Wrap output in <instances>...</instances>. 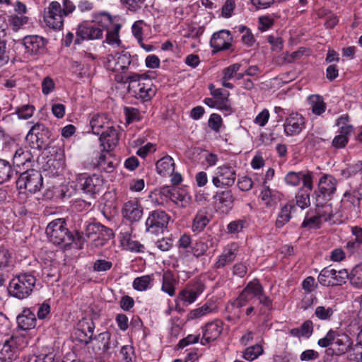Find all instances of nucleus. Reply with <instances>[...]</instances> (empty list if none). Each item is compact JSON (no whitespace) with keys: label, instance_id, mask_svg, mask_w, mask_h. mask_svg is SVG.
<instances>
[{"label":"nucleus","instance_id":"nucleus-23","mask_svg":"<svg viewBox=\"0 0 362 362\" xmlns=\"http://www.w3.org/2000/svg\"><path fill=\"white\" fill-rule=\"evenodd\" d=\"M23 45L27 53L31 55H37L44 50L46 42L40 36L28 35L23 38Z\"/></svg>","mask_w":362,"mask_h":362},{"label":"nucleus","instance_id":"nucleus-2","mask_svg":"<svg viewBox=\"0 0 362 362\" xmlns=\"http://www.w3.org/2000/svg\"><path fill=\"white\" fill-rule=\"evenodd\" d=\"M49 240L54 245L69 246L74 240V236L66 228V222L62 218H57L50 222L46 228Z\"/></svg>","mask_w":362,"mask_h":362},{"label":"nucleus","instance_id":"nucleus-56","mask_svg":"<svg viewBox=\"0 0 362 362\" xmlns=\"http://www.w3.org/2000/svg\"><path fill=\"white\" fill-rule=\"evenodd\" d=\"M209 89L210 90L211 95L214 97V98L216 100H223V105H226L227 106H230L228 100L229 92L228 91H223L221 88H216L214 84H210L209 86Z\"/></svg>","mask_w":362,"mask_h":362},{"label":"nucleus","instance_id":"nucleus-52","mask_svg":"<svg viewBox=\"0 0 362 362\" xmlns=\"http://www.w3.org/2000/svg\"><path fill=\"white\" fill-rule=\"evenodd\" d=\"M19 147L18 143L10 136L3 142L2 153L6 157L12 158Z\"/></svg>","mask_w":362,"mask_h":362},{"label":"nucleus","instance_id":"nucleus-44","mask_svg":"<svg viewBox=\"0 0 362 362\" xmlns=\"http://www.w3.org/2000/svg\"><path fill=\"white\" fill-rule=\"evenodd\" d=\"M235 32L242 34L241 41L242 42L248 47H252L256 40L251 30L243 25H238L235 28Z\"/></svg>","mask_w":362,"mask_h":362},{"label":"nucleus","instance_id":"nucleus-36","mask_svg":"<svg viewBox=\"0 0 362 362\" xmlns=\"http://www.w3.org/2000/svg\"><path fill=\"white\" fill-rule=\"evenodd\" d=\"M11 158L13 165L21 167L29 164L33 159V156L30 151L19 146Z\"/></svg>","mask_w":362,"mask_h":362},{"label":"nucleus","instance_id":"nucleus-51","mask_svg":"<svg viewBox=\"0 0 362 362\" xmlns=\"http://www.w3.org/2000/svg\"><path fill=\"white\" fill-rule=\"evenodd\" d=\"M104 231H105L107 234L112 232L111 230L108 229L100 223H92L86 226L85 235L88 238H93L95 235L101 234Z\"/></svg>","mask_w":362,"mask_h":362},{"label":"nucleus","instance_id":"nucleus-7","mask_svg":"<svg viewBox=\"0 0 362 362\" xmlns=\"http://www.w3.org/2000/svg\"><path fill=\"white\" fill-rule=\"evenodd\" d=\"M348 271L345 269L337 271L334 269L325 267L317 276V281L323 286H341L346 282Z\"/></svg>","mask_w":362,"mask_h":362},{"label":"nucleus","instance_id":"nucleus-6","mask_svg":"<svg viewBox=\"0 0 362 362\" xmlns=\"http://www.w3.org/2000/svg\"><path fill=\"white\" fill-rule=\"evenodd\" d=\"M42 185V177L36 170L30 169L22 173L16 181L19 189H24L30 193L39 191Z\"/></svg>","mask_w":362,"mask_h":362},{"label":"nucleus","instance_id":"nucleus-60","mask_svg":"<svg viewBox=\"0 0 362 362\" xmlns=\"http://www.w3.org/2000/svg\"><path fill=\"white\" fill-rule=\"evenodd\" d=\"M148 197L154 206L165 205L169 199V197L163 194V188L158 191L151 192Z\"/></svg>","mask_w":362,"mask_h":362},{"label":"nucleus","instance_id":"nucleus-22","mask_svg":"<svg viewBox=\"0 0 362 362\" xmlns=\"http://www.w3.org/2000/svg\"><path fill=\"white\" fill-rule=\"evenodd\" d=\"M103 28H100L94 23L87 26L78 28L75 39V44H80L83 40H96L103 36Z\"/></svg>","mask_w":362,"mask_h":362},{"label":"nucleus","instance_id":"nucleus-13","mask_svg":"<svg viewBox=\"0 0 362 362\" xmlns=\"http://www.w3.org/2000/svg\"><path fill=\"white\" fill-rule=\"evenodd\" d=\"M283 127L286 136H297L305 128V118L299 113L293 112L285 119Z\"/></svg>","mask_w":362,"mask_h":362},{"label":"nucleus","instance_id":"nucleus-25","mask_svg":"<svg viewBox=\"0 0 362 362\" xmlns=\"http://www.w3.org/2000/svg\"><path fill=\"white\" fill-rule=\"evenodd\" d=\"M119 241L123 249L132 252H141L144 245L137 240H133L131 229H122L119 233Z\"/></svg>","mask_w":362,"mask_h":362},{"label":"nucleus","instance_id":"nucleus-28","mask_svg":"<svg viewBox=\"0 0 362 362\" xmlns=\"http://www.w3.org/2000/svg\"><path fill=\"white\" fill-rule=\"evenodd\" d=\"M261 199L267 207H274L282 199L283 194L269 187H265L260 193Z\"/></svg>","mask_w":362,"mask_h":362},{"label":"nucleus","instance_id":"nucleus-20","mask_svg":"<svg viewBox=\"0 0 362 362\" xmlns=\"http://www.w3.org/2000/svg\"><path fill=\"white\" fill-rule=\"evenodd\" d=\"M92 340H93V349L95 354L107 353L118 344L116 339L111 340V334L108 331L100 333Z\"/></svg>","mask_w":362,"mask_h":362},{"label":"nucleus","instance_id":"nucleus-15","mask_svg":"<svg viewBox=\"0 0 362 362\" xmlns=\"http://www.w3.org/2000/svg\"><path fill=\"white\" fill-rule=\"evenodd\" d=\"M202 337L200 343L206 346L211 342L216 341L221 334L223 330V322L221 320H216L206 323L202 327Z\"/></svg>","mask_w":362,"mask_h":362},{"label":"nucleus","instance_id":"nucleus-58","mask_svg":"<svg viewBox=\"0 0 362 362\" xmlns=\"http://www.w3.org/2000/svg\"><path fill=\"white\" fill-rule=\"evenodd\" d=\"M316 214L322 222L330 221L333 217V211L331 204H325L317 207Z\"/></svg>","mask_w":362,"mask_h":362},{"label":"nucleus","instance_id":"nucleus-26","mask_svg":"<svg viewBox=\"0 0 362 362\" xmlns=\"http://www.w3.org/2000/svg\"><path fill=\"white\" fill-rule=\"evenodd\" d=\"M177 284L178 280L176 279L173 272L167 270L163 273L160 288L161 291L173 297L176 293V286Z\"/></svg>","mask_w":362,"mask_h":362},{"label":"nucleus","instance_id":"nucleus-61","mask_svg":"<svg viewBox=\"0 0 362 362\" xmlns=\"http://www.w3.org/2000/svg\"><path fill=\"white\" fill-rule=\"evenodd\" d=\"M240 308L236 306L233 301H230L226 307V311L228 314L226 317L228 321L239 320L240 317Z\"/></svg>","mask_w":362,"mask_h":362},{"label":"nucleus","instance_id":"nucleus-9","mask_svg":"<svg viewBox=\"0 0 362 362\" xmlns=\"http://www.w3.org/2000/svg\"><path fill=\"white\" fill-rule=\"evenodd\" d=\"M64 15L63 14L61 4L56 1L49 3L44 11V21L46 25L53 29H60L64 23Z\"/></svg>","mask_w":362,"mask_h":362},{"label":"nucleus","instance_id":"nucleus-53","mask_svg":"<svg viewBox=\"0 0 362 362\" xmlns=\"http://www.w3.org/2000/svg\"><path fill=\"white\" fill-rule=\"evenodd\" d=\"M95 329V324L92 320H83L78 323V330L86 337H88V340L86 341L88 344L93 339V334Z\"/></svg>","mask_w":362,"mask_h":362},{"label":"nucleus","instance_id":"nucleus-29","mask_svg":"<svg viewBox=\"0 0 362 362\" xmlns=\"http://www.w3.org/2000/svg\"><path fill=\"white\" fill-rule=\"evenodd\" d=\"M214 199L218 208L223 210L230 209L233 205L234 197L230 189L217 192Z\"/></svg>","mask_w":362,"mask_h":362},{"label":"nucleus","instance_id":"nucleus-39","mask_svg":"<svg viewBox=\"0 0 362 362\" xmlns=\"http://www.w3.org/2000/svg\"><path fill=\"white\" fill-rule=\"evenodd\" d=\"M209 223L206 212L199 211L192 221V230L195 233L202 232Z\"/></svg>","mask_w":362,"mask_h":362},{"label":"nucleus","instance_id":"nucleus-12","mask_svg":"<svg viewBox=\"0 0 362 362\" xmlns=\"http://www.w3.org/2000/svg\"><path fill=\"white\" fill-rule=\"evenodd\" d=\"M239 245L237 243H230L226 245L222 252L217 256L213 268L216 270L224 269L236 259L239 253Z\"/></svg>","mask_w":362,"mask_h":362},{"label":"nucleus","instance_id":"nucleus-30","mask_svg":"<svg viewBox=\"0 0 362 362\" xmlns=\"http://www.w3.org/2000/svg\"><path fill=\"white\" fill-rule=\"evenodd\" d=\"M115 159L110 156L108 152L101 153L95 163H94V165L95 168H98L101 171H105L106 173H111L113 171L115 167Z\"/></svg>","mask_w":362,"mask_h":362},{"label":"nucleus","instance_id":"nucleus-1","mask_svg":"<svg viewBox=\"0 0 362 362\" xmlns=\"http://www.w3.org/2000/svg\"><path fill=\"white\" fill-rule=\"evenodd\" d=\"M36 284V278L31 273H21L11 281L8 291L11 296L23 300L29 297Z\"/></svg>","mask_w":362,"mask_h":362},{"label":"nucleus","instance_id":"nucleus-35","mask_svg":"<svg viewBox=\"0 0 362 362\" xmlns=\"http://www.w3.org/2000/svg\"><path fill=\"white\" fill-rule=\"evenodd\" d=\"M153 274L143 275L134 279L132 286L136 291H145L153 287Z\"/></svg>","mask_w":362,"mask_h":362},{"label":"nucleus","instance_id":"nucleus-18","mask_svg":"<svg viewBox=\"0 0 362 362\" xmlns=\"http://www.w3.org/2000/svg\"><path fill=\"white\" fill-rule=\"evenodd\" d=\"M163 194L169 197V199L182 208H186L189 206L192 197L184 189L182 188H170L168 186L163 187Z\"/></svg>","mask_w":362,"mask_h":362},{"label":"nucleus","instance_id":"nucleus-47","mask_svg":"<svg viewBox=\"0 0 362 362\" xmlns=\"http://www.w3.org/2000/svg\"><path fill=\"white\" fill-rule=\"evenodd\" d=\"M93 23L100 28H103V31H107L111 27H113L112 19L110 15L107 13H101L95 15L93 19Z\"/></svg>","mask_w":362,"mask_h":362},{"label":"nucleus","instance_id":"nucleus-8","mask_svg":"<svg viewBox=\"0 0 362 362\" xmlns=\"http://www.w3.org/2000/svg\"><path fill=\"white\" fill-rule=\"evenodd\" d=\"M235 180V170L228 164L217 167L211 177L212 184L216 188L231 187Z\"/></svg>","mask_w":362,"mask_h":362},{"label":"nucleus","instance_id":"nucleus-49","mask_svg":"<svg viewBox=\"0 0 362 362\" xmlns=\"http://www.w3.org/2000/svg\"><path fill=\"white\" fill-rule=\"evenodd\" d=\"M30 21V18L25 15L13 14L8 19V24L15 32L18 31Z\"/></svg>","mask_w":362,"mask_h":362},{"label":"nucleus","instance_id":"nucleus-55","mask_svg":"<svg viewBox=\"0 0 362 362\" xmlns=\"http://www.w3.org/2000/svg\"><path fill=\"white\" fill-rule=\"evenodd\" d=\"M264 352L262 345L257 344L247 347L243 352V358L247 361H254L261 356Z\"/></svg>","mask_w":362,"mask_h":362},{"label":"nucleus","instance_id":"nucleus-38","mask_svg":"<svg viewBox=\"0 0 362 362\" xmlns=\"http://www.w3.org/2000/svg\"><path fill=\"white\" fill-rule=\"evenodd\" d=\"M100 135V139L101 141L105 142L110 147L115 146L119 141V135L117 129L112 126L105 127Z\"/></svg>","mask_w":362,"mask_h":362},{"label":"nucleus","instance_id":"nucleus-42","mask_svg":"<svg viewBox=\"0 0 362 362\" xmlns=\"http://www.w3.org/2000/svg\"><path fill=\"white\" fill-rule=\"evenodd\" d=\"M347 279L354 288H362V264H356L350 273L348 272Z\"/></svg>","mask_w":362,"mask_h":362},{"label":"nucleus","instance_id":"nucleus-37","mask_svg":"<svg viewBox=\"0 0 362 362\" xmlns=\"http://www.w3.org/2000/svg\"><path fill=\"white\" fill-rule=\"evenodd\" d=\"M296 206L291 202L284 205L278 214L275 226L276 228H281L287 223L291 218V211L295 209Z\"/></svg>","mask_w":362,"mask_h":362},{"label":"nucleus","instance_id":"nucleus-45","mask_svg":"<svg viewBox=\"0 0 362 362\" xmlns=\"http://www.w3.org/2000/svg\"><path fill=\"white\" fill-rule=\"evenodd\" d=\"M118 358L120 362H135L136 359L134 348L132 345H124L121 347Z\"/></svg>","mask_w":362,"mask_h":362},{"label":"nucleus","instance_id":"nucleus-3","mask_svg":"<svg viewBox=\"0 0 362 362\" xmlns=\"http://www.w3.org/2000/svg\"><path fill=\"white\" fill-rule=\"evenodd\" d=\"M27 345V339L23 336H12L0 343V362H13L17 358L18 351Z\"/></svg>","mask_w":362,"mask_h":362},{"label":"nucleus","instance_id":"nucleus-11","mask_svg":"<svg viewBox=\"0 0 362 362\" xmlns=\"http://www.w3.org/2000/svg\"><path fill=\"white\" fill-rule=\"evenodd\" d=\"M49 136L48 128L43 124L37 122L31 127L26 135V141L30 144L33 148L41 149L45 145Z\"/></svg>","mask_w":362,"mask_h":362},{"label":"nucleus","instance_id":"nucleus-50","mask_svg":"<svg viewBox=\"0 0 362 362\" xmlns=\"http://www.w3.org/2000/svg\"><path fill=\"white\" fill-rule=\"evenodd\" d=\"M347 128H343L341 132H338L339 134L336 135L332 141V146L335 148H344L349 141V134Z\"/></svg>","mask_w":362,"mask_h":362},{"label":"nucleus","instance_id":"nucleus-21","mask_svg":"<svg viewBox=\"0 0 362 362\" xmlns=\"http://www.w3.org/2000/svg\"><path fill=\"white\" fill-rule=\"evenodd\" d=\"M233 36L229 30H221L215 33L211 40L210 45L216 51L228 49L231 47Z\"/></svg>","mask_w":362,"mask_h":362},{"label":"nucleus","instance_id":"nucleus-27","mask_svg":"<svg viewBox=\"0 0 362 362\" xmlns=\"http://www.w3.org/2000/svg\"><path fill=\"white\" fill-rule=\"evenodd\" d=\"M18 328L22 330H30L36 325L35 315L30 310L25 309L16 318Z\"/></svg>","mask_w":362,"mask_h":362},{"label":"nucleus","instance_id":"nucleus-41","mask_svg":"<svg viewBox=\"0 0 362 362\" xmlns=\"http://www.w3.org/2000/svg\"><path fill=\"white\" fill-rule=\"evenodd\" d=\"M263 291V288L259 281L257 279H254L247 284L242 293L252 300L253 298H257Z\"/></svg>","mask_w":362,"mask_h":362},{"label":"nucleus","instance_id":"nucleus-33","mask_svg":"<svg viewBox=\"0 0 362 362\" xmlns=\"http://www.w3.org/2000/svg\"><path fill=\"white\" fill-rule=\"evenodd\" d=\"M115 81L121 83H129L128 90L132 89V86H138L144 81L147 79L146 74H139L136 73L130 74L128 76L116 75Z\"/></svg>","mask_w":362,"mask_h":362},{"label":"nucleus","instance_id":"nucleus-48","mask_svg":"<svg viewBox=\"0 0 362 362\" xmlns=\"http://www.w3.org/2000/svg\"><path fill=\"white\" fill-rule=\"evenodd\" d=\"M107 124L106 118L103 115H94L90 121L92 132L96 135H100L102 134Z\"/></svg>","mask_w":362,"mask_h":362},{"label":"nucleus","instance_id":"nucleus-63","mask_svg":"<svg viewBox=\"0 0 362 362\" xmlns=\"http://www.w3.org/2000/svg\"><path fill=\"white\" fill-rule=\"evenodd\" d=\"M215 309V305L211 303H206L202 307L193 310L191 314L194 317H201L204 315L212 313Z\"/></svg>","mask_w":362,"mask_h":362},{"label":"nucleus","instance_id":"nucleus-34","mask_svg":"<svg viewBox=\"0 0 362 362\" xmlns=\"http://www.w3.org/2000/svg\"><path fill=\"white\" fill-rule=\"evenodd\" d=\"M308 104L311 112L317 116L323 114L327 108L326 103L320 95H312L308 97Z\"/></svg>","mask_w":362,"mask_h":362},{"label":"nucleus","instance_id":"nucleus-59","mask_svg":"<svg viewBox=\"0 0 362 362\" xmlns=\"http://www.w3.org/2000/svg\"><path fill=\"white\" fill-rule=\"evenodd\" d=\"M334 311L332 307L320 305L315 308V315L320 320H330L334 314Z\"/></svg>","mask_w":362,"mask_h":362},{"label":"nucleus","instance_id":"nucleus-57","mask_svg":"<svg viewBox=\"0 0 362 362\" xmlns=\"http://www.w3.org/2000/svg\"><path fill=\"white\" fill-rule=\"evenodd\" d=\"M361 198L356 191L345 192L341 199L344 205L349 204L350 207L355 209L360 204Z\"/></svg>","mask_w":362,"mask_h":362},{"label":"nucleus","instance_id":"nucleus-54","mask_svg":"<svg viewBox=\"0 0 362 362\" xmlns=\"http://www.w3.org/2000/svg\"><path fill=\"white\" fill-rule=\"evenodd\" d=\"M120 27L117 25H114L112 28L107 30L106 34V40L105 42L113 46V47H119L121 44V40L119 37V30Z\"/></svg>","mask_w":362,"mask_h":362},{"label":"nucleus","instance_id":"nucleus-16","mask_svg":"<svg viewBox=\"0 0 362 362\" xmlns=\"http://www.w3.org/2000/svg\"><path fill=\"white\" fill-rule=\"evenodd\" d=\"M129 93L135 98L143 102H147L156 93V88L150 80H145L138 86H132V89Z\"/></svg>","mask_w":362,"mask_h":362},{"label":"nucleus","instance_id":"nucleus-19","mask_svg":"<svg viewBox=\"0 0 362 362\" xmlns=\"http://www.w3.org/2000/svg\"><path fill=\"white\" fill-rule=\"evenodd\" d=\"M143 212V207L136 199L126 202L122 209V216L131 223L139 221L142 218Z\"/></svg>","mask_w":362,"mask_h":362},{"label":"nucleus","instance_id":"nucleus-10","mask_svg":"<svg viewBox=\"0 0 362 362\" xmlns=\"http://www.w3.org/2000/svg\"><path fill=\"white\" fill-rule=\"evenodd\" d=\"M204 289V285L200 281L186 286L178 293L175 299L176 305H178L180 302L186 306L194 303Z\"/></svg>","mask_w":362,"mask_h":362},{"label":"nucleus","instance_id":"nucleus-14","mask_svg":"<svg viewBox=\"0 0 362 362\" xmlns=\"http://www.w3.org/2000/svg\"><path fill=\"white\" fill-rule=\"evenodd\" d=\"M284 182L286 185L292 187H297L302 182L303 187L309 191H312L313 189V174L309 171H290L285 175Z\"/></svg>","mask_w":362,"mask_h":362},{"label":"nucleus","instance_id":"nucleus-31","mask_svg":"<svg viewBox=\"0 0 362 362\" xmlns=\"http://www.w3.org/2000/svg\"><path fill=\"white\" fill-rule=\"evenodd\" d=\"M351 342L350 338L346 334H339L336 332L333 342L334 349L336 355H341L349 351Z\"/></svg>","mask_w":362,"mask_h":362},{"label":"nucleus","instance_id":"nucleus-24","mask_svg":"<svg viewBox=\"0 0 362 362\" xmlns=\"http://www.w3.org/2000/svg\"><path fill=\"white\" fill-rule=\"evenodd\" d=\"M338 180L330 174H322L320 177L317 187L319 192L325 197H331L337 191Z\"/></svg>","mask_w":362,"mask_h":362},{"label":"nucleus","instance_id":"nucleus-17","mask_svg":"<svg viewBox=\"0 0 362 362\" xmlns=\"http://www.w3.org/2000/svg\"><path fill=\"white\" fill-rule=\"evenodd\" d=\"M78 180L81 182V189L85 193L90 195L100 193L103 187V179L98 175H93L86 177L85 175H80Z\"/></svg>","mask_w":362,"mask_h":362},{"label":"nucleus","instance_id":"nucleus-46","mask_svg":"<svg viewBox=\"0 0 362 362\" xmlns=\"http://www.w3.org/2000/svg\"><path fill=\"white\" fill-rule=\"evenodd\" d=\"M310 192L305 187L300 188L298 190L295 196L296 206L305 209L310 205Z\"/></svg>","mask_w":362,"mask_h":362},{"label":"nucleus","instance_id":"nucleus-43","mask_svg":"<svg viewBox=\"0 0 362 362\" xmlns=\"http://www.w3.org/2000/svg\"><path fill=\"white\" fill-rule=\"evenodd\" d=\"M14 174L11 164L6 159L0 158V184L10 180Z\"/></svg>","mask_w":362,"mask_h":362},{"label":"nucleus","instance_id":"nucleus-4","mask_svg":"<svg viewBox=\"0 0 362 362\" xmlns=\"http://www.w3.org/2000/svg\"><path fill=\"white\" fill-rule=\"evenodd\" d=\"M104 65L108 71L119 73L125 72L134 66V63L129 52L122 50L108 54L104 60Z\"/></svg>","mask_w":362,"mask_h":362},{"label":"nucleus","instance_id":"nucleus-62","mask_svg":"<svg viewBox=\"0 0 362 362\" xmlns=\"http://www.w3.org/2000/svg\"><path fill=\"white\" fill-rule=\"evenodd\" d=\"M204 103L209 107L216 108L219 110L225 111L227 113L231 112L230 106L223 105V100H216L214 98H206L204 100Z\"/></svg>","mask_w":362,"mask_h":362},{"label":"nucleus","instance_id":"nucleus-32","mask_svg":"<svg viewBox=\"0 0 362 362\" xmlns=\"http://www.w3.org/2000/svg\"><path fill=\"white\" fill-rule=\"evenodd\" d=\"M175 163L173 158L166 156L156 163V170L159 175L167 176L174 172Z\"/></svg>","mask_w":362,"mask_h":362},{"label":"nucleus","instance_id":"nucleus-64","mask_svg":"<svg viewBox=\"0 0 362 362\" xmlns=\"http://www.w3.org/2000/svg\"><path fill=\"white\" fill-rule=\"evenodd\" d=\"M35 107L30 105H23L16 110V113L20 119H27L33 115Z\"/></svg>","mask_w":362,"mask_h":362},{"label":"nucleus","instance_id":"nucleus-40","mask_svg":"<svg viewBox=\"0 0 362 362\" xmlns=\"http://www.w3.org/2000/svg\"><path fill=\"white\" fill-rule=\"evenodd\" d=\"M313 332V324L311 320L305 321L300 327L291 329L290 334L295 337L309 338Z\"/></svg>","mask_w":362,"mask_h":362},{"label":"nucleus","instance_id":"nucleus-5","mask_svg":"<svg viewBox=\"0 0 362 362\" xmlns=\"http://www.w3.org/2000/svg\"><path fill=\"white\" fill-rule=\"evenodd\" d=\"M170 216L163 210L149 212L145 222L146 232L151 234L163 233L167 228Z\"/></svg>","mask_w":362,"mask_h":362}]
</instances>
